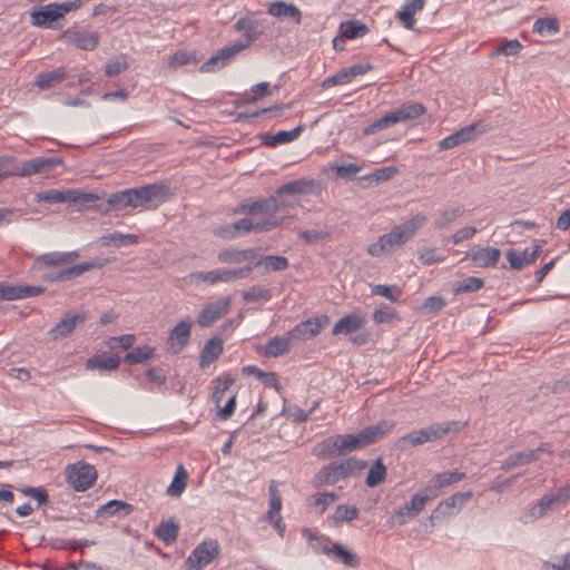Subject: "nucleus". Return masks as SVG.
Masks as SVG:
<instances>
[{"label": "nucleus", "instance_id": "f257e3e1", "mask_svg": "<svg viewBox=\"0 0 570 570\" xmlns=\"http://www.w3.org/2000/svg\"><path fill=\"white\" fill-rule=\"evenodd\" d=\"M169 188L163 183L149 184L138 188L117 191L107 198V204L116 210L127 207L157 208L169 198Z\"/></svg>", "mask_w": 570, "mask_h": 570}, {"label": "nucleus", "instance_id": "f03ea898", "mask_svg": "<svg viewBox=\"0 0 570 570\" xmlns=\"http://www.w3.org/2000/svg\"><path fill=\"white\" fill-rule=\"evenodd\" d=\"M426 219L425 215L417 214L411 219L394 226L390 233L380 236L375 243L371 244L367 247V253L373 257H380L394 252L395 248L409 242L423 227Z\"/></svg>", "mask_w": 570, "mask_h": 570}, {"label": "nucleus", "instance_id": "7ed1b4c3", "mask_svg": "<svg viewBox=\"0 0 570 570\" xmlns=\"http://www.w3.org/2000/svg\"><path fill=\"white\" fill-rule=\"evenodd\" d=\"M364 448L358 434H337L317 443L313 454L320 458H335Z\"/></svg>", "mask_w": 570, "mask_h": 570}, {"label": "nucleus", "instance_id": "20e7f679", "mask_svg": "<svg viewBox=\"0 0 570 570\" xmlns=\"http://www.w3.org/2000/svg\"><path fill=\"white\" fill-rule=\"evenodd\" d=\"M363 468L356 459L348 458L341 462H332L322 468L314 476V487L333 485L350 476L354 471Z\"/></svg>", "mask_w": 570, "mask_h": 570}, {"label": "nucleus", "instance_id": "39448f33", "mask_svg": "<svg viewBox=\"0 0 570 570\" xmlns=\"http://www.w3.org/2000/svg\"><path fill=\"white\" fill-rule=\"evenodd\" d=\"M425 112V107L420 102H411L402 105L399 109L385 115L380 118L371 126L365 128L364 134L368 135L374 132L375 130H381L393 126L397 122L413 120L421 117Z\"/></svg>", "mask_w": 570, "mask_h": 570}, {"label": "nucleus", "instance_id": "423d86ee", "mask_svg": "<svg viewBox=\"0 0 570 570\" xmlns=\"http://www.w3.org/2000/svg\"><path fill=\"white\" fill-rule=\"evenodd\" d=\"M460 429L458 422H443L434 423L425 429L416 430L407 435L402 436L399 440V444H411L417 446L426 442L436 441L444 438L452 430L458 431Z\"/></svg>", "mask_w": 570, "mask_h": 570}, {"label": "nucleus", "instance_id": "0eeeda50", "mask_svg": "<svg viewBox=\"0 0 570 570\" xmlns=\"http://www.w3.org/2000/svg\"><path fill=\"white\" fill-rule=\"evenodd\" d=\"M220 554V546L216 539L207 538L203 540L190 552L185 561L186 570H203L209 566Z\"/></svg>", "mask_w": 570, "mask_h": 570}, {"label": "nucleus", "instance_id": "6e6552de", "mask_svg": "<svg viewBox=\"0 0 570 570\" xmlns=\"http://www.w3.org/2000/svg\"><path fill=\"white\" fill-rule=\"evenodd\" d=\"M282 224V219L277 216L264 217V218H242L230 225H228L224 232L229 237H235L239 233H263L269 232Z\"/></svg>", "mask_w": 570, "mask_h": 570}, {"label": "nucleus", "instance_id": "1a4fd4ad", "mask_svg": "<svg viewBox=\"0 0 570 570\" xmlns=\"http://www.w3.org/2000/svg\"><path fill=\"white\" fill-rule=\"evenodd\" d=\"M99 196L94 193H85L80 189H66V190H57L50 189L43 193H38L35 197L37 203H50V204H60V203H90L98 200Z\"/></svg>", "mask_w": 570, "mask_h": 570}, {"label": "nucleus", "instance_id": "9d476101", "mask_svg": "<svg viewBox=\"0 0 570 570\" xmlns=\"http://www.w3.org/2000/svg\"><path fill=\"white\" fill-rule=\"evenodd\" d=\"M327 541L328 543L323 546L312 544L313 550L332 558L333 561L342 563L347 568L356 569L361 566V559L355 552L338 542H332L328 539Z\"/></svg>", "mask_w": 570, "mask_h": 570}, {"label": "nucleus", "instance_id": "9b49d317", "mask_svg": "<svg viewBox=\"0 0 570 570\" xmlns=\"http://www.w3.org/2000/svg\"><path fill=\"white\" fill-rule=\"evenodd\" d=\"M62 164L63 160L60 157H36L22 161L13 174L21 177L35 174H49L57 167L62 166Z\"/></svg>", "mask_w": 570, "mask_h": 570}, {"label": "nucleus", "instance_id": "f8f14e48", "mask_svg": "<svg viewBox=\"0 0 570 570\" xmlns=\"http://www.w3.org/2000/svg\"><path fill=\"white\" fill-rule=\"evenodd\" d=\"M485 131V126L482 122H474L461 128L454 134L445 137L438 142L440 150H448L458 147L462 144L474 140L479 135Z\"/></svg>", "mask_w": 570, "mask_h": 570}, {"label": "nucleus", "instance_id": "ddd939ff", "mask_svg": "<svg viewBox=\"0 0 570 570\" xmlns=\"http://www.w3.org/2000/svg\"><path fill=\"white\" fill-rule=\"evenodd\" d=\"M68 482L76 491H86L97 479L96 469L88 463L73 464L68 471Z\"/></svg>", "mask_w": 570, "mask_h": 570}, {"label": "nucleus", "instance_id": "4468645a", "mask_svg": "<svg viewBox=\"0 0 570 570\" xmlns=\"http://www.w3.org/2000/svg\"><path fill=\"white\" fill-rule=\"evenodd\" d=\"M244 49H246V45H243V42H235L233 45L225 46L218 50V52L214 55L209 60L203 63L200 70L203 72H213L219 70Z\"/></svg>", "mask_w": 570, "mask_h": 570}, {"label": "nucleus", "instance_id": "2eb2a0df", "mask_svg": "<svg viewBox=\"0 0 570 570\" xmlns=\"http://www.w3.org/2000/svg\"><path fill=\"white\" fill-rule=\"evenodd\" d=\"M472 495L473 493L471 491L458 492L451 495L450 498L439 503V505L432 512L431 519L434 520L441 517H452L456 514L463 508V505L471 500Z\"/></svg>", "mask_w": 570, "mask_h": 570}, {"label": "nucleus", "instance_id": "dca6fc26", "mask_svg": "<svg viewBox=\"0 0 570 570\" xmlns=\"http://www.w3.org/2000/svg\"><path fill=\"white\" fill-rule=\"evenodd\" d=\"M193 322L190 318L178 322L168 335V351L171 354L180 353L189 342Z\"/></svg>", "mask_w": 570, "mask_h": 570}, {"label": "nucleus", "instance_id": "f3484780", "mask_svg": "<svg viewBox=\"0 0 570 570\" xmlns=\"http://www.w3.org/2000/svg\"><path fill=\"white\" fill-rule=\"evenodd\" d=\"M230 298L224 297L207 304L198 315L197 323L200 327H208L229 311Z\"/></svg>", "mask_w": 570, "mask_h": 570}, {"label": "nucleus", "instance_id": "a211bd4d", "mask_svg": "<svg viewBox=\"0 0 570 570\" xmlns=\"http://www.w3.org/2000/svg\"><path fill=\"white\" fill-rule=\"evenodd\" d=\"M551 452L549 443H542L533 450H524L508 456L501 464V470L509 471L519 465H525L540 459L541 453Z\"/></svg>", "mask_w": 570, "mask_h": 570}, {"label": "nucleus", "instance_id": "6ab92c4d", "mask_svg": "<svg viewBox=\"0 0 570 570\" xmlns=\"http://www.w3.org/2000/svg\"><path fill=\"white\" fill-rule=\"evenodd\" d=\"M330 323V318L325 315L321 317L308 318L298 323L291 332V338L306 341L309 340L322 331L324 326Z\"/></svg>", "mask_w": 570, "mask_h": 570}, {"label": "nucleus", "instance_id": "aec40b11", "mask_svg": "<svg viewBox=\"0 0 570 570\" xmlns=\"http://www.w3.org/2000/svg\"><path fill=\"white\" fill-rule=\"evenodd\" d=\"M425 503L426 498H423L420 493L414 494L409 503H405L392 514L391 522L397 525L405 524L424 509Z\"/></svg>", "mask_w": 570, "mask_h": 570}, {"label": "nucleus", "instance_id": "412c9836", "mask_svg": "<svg viewBox=\"0 0 570 570\" xmlns=\"http://www.w3.org/2000/svg\"><path fill=\"white\" fill-rule=\"evenodd\" d=\"M61 38L81 50H94L99 43L97 32L78 29H67L62 32Z\"/></svg>", "mask_w": 570, "mask_h": 570}, {"label": "nucleus", "instance_id": "4be33fe9", "mask_svg": "<svg viewBox=\"0 0 570 570\" xmlns=\"http://www.w3.org/2000/svg\"><path fill=\"white\" fill-rule=\"evenodd\" d=\"M542 252L541 245H532L523 250L511 249L507 253V259L513 269H522L524 266L531 265L535 262Z\"/></svg>", "mask_w": 570, "mask_h": 570}, {"label": "nucleus", "instance_id": "5701e85b", "mask_svg": "<svg viewBox=\"0 0 570 570\" xmlns=\"http://www.w3.org/2000/svg\"><path fill=\"white\" fill-rule=\"evenodd\" d=\"M86 321V313H66L62 318L49 331V336L57 341L69 336L78 324Z\"/></svg>", "mask_w": 570, "mask_h": 570}, {"label": "nucleus", "instance_id": "b1692460", "mask_svg": "<svg viewBox=\"0 0 570 570\" xmlns=\"http://www.w3.org/2000/svg\"><path fill=\"white\" fill-rule=\"evenodd\" d=\"M563 505L559 502L558 495L554 493L543 495L533 507L529 509V511L522 517V521L524 523L533 522L542 517H544L548 511L557 509Z\"/></svg>", "mask_w": 570, "mask_h": 570}, {"label": "nucleus", "instance_id": "393cba45", "mask_svg": "<svg viewBox=\"0 0 570 570\" xmlns=\"http://www.w3.org/2000/svg\"><path fill=\"white\" fill-rule=\"evenodd\" d=\"M257 248H225L222 249L217 255L218 262L224 264L254 263L257 259Z\"/></svg>", "mask_w": 570, "mask_h": 570}, {"label": "nucleus", "instance_id": "a878e982", "mask_svg": "<svg viewBox=\"0 0 570 570\" xmlns=\"http://www.w3.org/2000/svg\"><path fill=\"white\" fill-rule=\"evenodd\" d=\"M79 257V253L77 250L72 252H51L46 253L40 256H38L35 261L33 268L40 269L43 267H52V266H60L67 263H71L76 261Z\"/></svg>", "mask_w": 570, "mask_h": 570}, {"label": "nucleus", "instance_id": "bb28decb", "mask_svg": "<svg viewBox=\"0 0 570 570\" xmlns=\"http://www.w3.org/2000/svg\"><path fill=\"white\" fill-rule=\"evenodd\" d=\"M425 6V0H406L401 9L396 12V19L406 29H413L416 20L415 13L422 11Z\"/></svg>", "mask_w": 570, "mask_h": 570}, {"label": "nucleus", "instance_id": "cd10ccee", "mask_svg": "<svg viewBox=\"0 0 570 570\" xmlns=\"http://www.w3.org/2000/svg\"><path fill=\"white\" fill-rule=\"evenodd\" d=\"M394 422L391 421H381L376 424L370 425L363 429L358 434L360 440L363 446H367L372 443H375L377 440L382 439L385 434H387L393 428Z\"/></svg>", "mask_w": 570, "mask_h": 570}, {"label": "nucleus", "instance_id": "c85d7f7f", "mask_svg": "<svg viewBox=\"0 0 570 570\" xmlns=\"http://www.w3.org/2000/svg\"><path fill=\"white\" fill-rule=\"evenodd\" d=\"M223 351V340L218 336L212 337L205 343L203 350L200 351L199 366L204 368L210 365L222 355Z\"/></svg>", "mask_w": 570, "mask_h": 570}, {"label": "nucleus", "instance_id": "c756f323", "mask_svg": "<svg viewBox=\"0 0 570 570\" xmlns=\"http://www.w3.org/2000/svg\"><path fill=\"white\" fill-rule=\"evenodd\" d=\"M97 266H98V264L83 262V263L73 265L71 267H67V268L60 269L58 272H55V273L46 276V279L51 281V282L69 281V279H72V278H76V277L82 275L83 273H86Z\"/></svg>", "mask_w": 570, "mask_h": 570}, {"label": "nucleus", "instance_id": "7c9ffc66", "mask_svg": "<svg viewBox=\"0 0 570 570\" xmlns=\"http://www.w3.org/2000/svg\"><path fill=\"white\" fill-rule=\"evenodd\" d=\"M304 129V126L299 125L298 127L294 128L293 130H281L276 134H264L262 135L261 139L262 142L269 147H276L278 145L287 144L291 141H294L297 139L302 131Z\"/></svg>", "mask_w": 570, "mask_h": 570}, {"label": "nucleus", "instance_id": "2f4dec72", "mask_svg": "<svg viewBox=\"0 0 570 570\" xmlns=\"http://www.w3.org/2000/svg\"><path fill=\"white\" fill-rule=\"evenodd\" d=\"M365 323L361 314L352 313L342 317L333 327V335L352 334L357 332Z\"/></svg>", "mask_w": 570, "mask_h": 570}, {"label": "nucleus", "instance_id": "473e14b6", "mask_svg": "<svg viewBox=\"0 0 570 570\" xmlns=\"http://www.w3.org/2000/svg\"><path fill=\"white\" fill-rule=\"evenodd\" d=\"M234 28L237 31H244L245 42H243V45H246V48L249 47L252 42L258 40L263 35V30L258 28V21L250 18L237 20Z\"/></svg>", "mask_w": 570, "mask_h": 570}, {"label": "nucleus", "instance_id": "72a5a7b5", "mask_svg": "<svg viewBox=\"0 0 570 570\" xmlns=\"http://www.w3.org/2000/svg\"><path fill=\"white\" fill-rule=\"evenodd\" d=\"M53 7H56V3H49L37 11H32L30 14L31 23L36 27H48L49 23L57 21L61 18V13Z\"/></svg>", "mask_w": 570, "mask_h": 570}, {"label": "nucleus", "instance_id": "f704fd0d", "mask_svg": "<svg viewBox=\"0 0 570 570\" xmlns=\"http://www.w3.org/2000/svg\"><path fill=\"white\" fill-rule=\"evenodd\" d=\"M119 364L120 357L118 355L100 353L88 358L86 362V367L88 370L112 371L116 370Z\"/></svg>", "mask_w": 570, "mask_h": 570}, {"label": "nucleus", "instance_id": "c9c22d12", "mask_svg": "<svg viewBox=\"0 0 570 570\" xmlns=\"http://www.w3.org/2000/svg\"><path fill=\"white\" fill-rule=\"evenodd\" d=\"M501 256V252L493 247L479 248L471 255V259L478 267H494Z\"/></svg>", "mask_w": 570, "mask_h": 570}, {"label": "nucleus", "instance_id": "e433bc0d", "mask_svg": "<svg viewBox=\"0 0 570 570\" xmlns=\"http://www.w3.org/2000/svg\"><path fill=\"white\" fill-rule=\"evenodd\" d=\"M267 12L274 17H288L299 24L302 21L301 10L293 3L276 1L269 4Z\"/></svg>", "mask_w": 570, "mask_h": 570}, {"label": "nucleus", "instance_id": "4c0bfd02", "mask_svg": "<svg viewBox=\"0 0 570 570\" xmlns=\"http://www.w3.org/2000/svg\"><path fill=\"white\" fill-rule=\"evenodd\" d=\"M67 76V70L59 67L51 71L38 73L36 85L39 89L47 90L62 82Z\"/></svg>", "mask_w": 570, "mask_h": 570}, {"label": "nucleus", "instance_id": "58836bf2", "mask_svg": "<svg viewBox=\"0 0 570 570\" xmlns=\"http://www.w3.org/2000/svg\"><path fill=\"white\" fill-rule=\"evenodd\" d=\"M463 214L462 208H444L436 212L433 225L436 229L448 228Z\"/></svg>", "mask_w": 570, "mask_h": 570}, {"label": "nucleus", "instance_id": "ea45409f", "mask_svg": "<svg viewBox=\"0 0 570 570\" xmlns=\"http://www.w3.org/2000/svg\"><path fill=\"white\" fill-rule=\"evenodd\" d=\"M189 277L194 282H197V283L205 282V283H209L212 285L217 284V283H229L227 269H225V268H217V269H213L209 272L191 273L189 275Z\"/></svg>", "mask_w": 570, "mask_h": 570}, {"label": "nucleus", "instance_id": "a19ab883", "mask_svg": "<svg viewBox=\"0 0 570 570\" xmlns=\"http://www.w3.org/2000/svg\"><path fill=\"white\" fill-rule=\"evenodd\" d=\"M134 508L131 504L119 500H111L106 504L101 505L97 514L98 515H118L126 517L132 512Z\"/></svg>", "mask_w": 570, "mask_h": 570}, {"label": "nucleus", "instance_id": "79ce46f5", "mask_svg": "<svg viewBox=\"0 0 570 570\" xmlns=\"http://www.w3.org/2000/svg\"><path fill=\"white\" fill-rule=\"evenodd\" d=\"M282 204L275 196L252 202L253 213L250 215L266 214V217L275 216V213L279 210Z\"/></svg>", "mask_w": 570, "mask_h": 570}, {"label": "nucleus", "instance_id": "37998d69", "mask_svg": "<svg viewBox=\"0 0 570 570\" xmlns=\"http://www.w3.org/2000/svg\"><path fill=\"white\" fill-rule=\"evenodd\" d=\"M179 533V525L173 519L161 521L157 527L155 534L165 544H170L177 540Z\"/></svg>", "mask_w": 570, "mask_h": 570}, {"label": "nucleus", "instance_id": "c03bdc74", "mask_svg": "<svg viewBox=\"0 0 570 570\" xmlns=\"http://www.w3.org/2000/svg\"><path fill=\"white\" fill-rule=\"evenodd\" d=\"M367 32L368 28L366 24L358 20L345 21L340 26V35L346 39H356L365 36Z\"/></svg>", "mask_w": 570, "mask_h": 570}, {"label": "nucleus", "instance_id": "a18cd8bd", "mask_svg": "<svg viewBox=\"0 0 570 570\" xmlns=\"http://www.w3.org/2000/svg\"><path fill=\"white\" fill-rule=\"evenodd\" d=\"M291 350V338L283 336H275L271 338L265 345V355L278 357L286 354Z\"/></svg>", "mask_w": 570, "mask_h": 570}, {"label": "nucleus", "instance_id": "49530a36", "mask_svg": "<svg viewBox=\"0 0 570 570\" xmlns=\"http://www.w3.org/2000/svg\"><path fill=\"white\" fill-rule=\"evenodd\" d=\"M188 473L183 465H178L174 480L167 488V494L170 497H180L187 487Z\"/></svg>", "mask_w": 570, "mask_h": 570}, {"label": "nucleus", "instance_id": "de8ad7c7", "mask_svg": "<svg viewBox=\"0 0 570 570\" xmlns=\"http://www.w3.org/2000/svg\"><path fill=\"white\" fill-rule=\"evenodd\" d=\"M312 187H313V181L294 180V181L282 185L279 188H277L276 194L278 196H282L285 194H288V195L307 194L311 191Z\"/></svg>", "mask_w": 570, "mask_h": 570}, {"label": "nucleus", "instance_id": "09e8293b", "mask_svg": "<svg viewBox=\"0 0 570 570\" xmlns=\"http://www.w3.org/2000/svg\"><path fill=\"white\" fill-rule=\"evenodd\" d=\"M358 517V509L355 505L340 504L336 507L335 512L331 517L335 527L342 522H348Z\"/></svg>", "mask_w": 570, "mask_h": 570}, {"label": "nucleus", "instance_id": "8fccbe9b", "mask_svg": "<svg viewBox=\"0 0 570 570\" xmlns=\"http://www.w3.org/2000/svg\"><path fill=\"white\" fill-rule=\"evenodd\" d=\"M385 478L386 466L383 464L382 459H377L370 468L365 483L367 487L374 488L384 482Z\"/></svg>", "mask_w": 570, "mask_h": 570}, {"label": "nucleus", "instance_id": "3c124183", "mask_svg": "<svg viewBox=\"0 0 570 570\" xmlns=\"http://www.w3.org/2000/svg\"><path fill=\"white\" fill-rule=\"evenodd\" d=\"M264 264L266 271L282 272L288 268V259L284 256L267 255L262 259H256L255 266Z\"/></svg>", "mask_w": 570, "mask_h": 570}, {"label": "nucleus", "instance_id": "603ef678", "mask_svg": "<svg viewBox=\"0 0 570 570\" xmlns=\"http://www.w3.org/2000/svg\"><path fill=\"white\" fill-rule=\"evenodd\" d=\"M560 24L556 18H539L533 24V32L540 36L554 35L559 32Z\"/></svg>", "mask_w": 570, "mask_h": 570}, {"label": "nucleus", "instance_id": "864d4df0", "mask_svg": "<svg viewBox=\"0 0 570 570\" xmlns=\"http://www.w3.org/2000/svg\"><path fill=\"white\" fill-rule=\"evenodd\" d=\"M242 297L245 302H268L272 298V292L269 288L254 285L242 293Z\"/></svg>", "mask_w": 570, "mask_h": 570}, {"label": "nucleus", "instance_id": "5fc2aeb1", "mask_svg": "<svg viewBox=\"0 0 570 570\" xmlns=\"http://www.w3.org/2000/svg\"><path fill=\"white\" fill-rule=\"evenodd\" d=\"M235 383V380L229 375H226L224 379H217L215 381V387L213 392V401L219 407L223 400L228 396L229 387Z\"/></svg>", "mask_w": 570, "mask_h": 570}, {"label": "nucleus", "instance_id": "6e6d98bb", "mask_svg": "<svg viewBox=\"0 0 570 570\" xmlns=\"http://www.w3.org/2000/svg\"><path fill=\"white\" fill-rule=\"evenodd\" d=\"M154 354V348L150 346H137L128 352L124 361L128 364H139L150 358Z\"/></svg>", "mask_w": 570, "mask_h": 570}, {"label": "nucleus", "instance_id": "4d7b16f0", "mask_svg": "<svg viewBox=\"0 0 570 570\" xmlns=\"http://www.w3.org/2000/svg\"><path fill=\"white\" fill-rule=\"evenodd\" d=\"M483 279L474 276L466 277L454 285L456 295L462 293H473L483 287Z\"/></svg>", "mask_w": 570, "mask_h": 570}, {"label": "nucleus", "instance_id": "13d9d810", "mask_svg": "<svg viewBox=\"0 0 570 570\" xmlns=\"http://www.w3.org/2000/svg\"><path fill=\"white\" fill-rule=\"evenodd\" d=\"M269 492V510L267 511V519H273V517L279 515L281 509H282V497L279 494V491L276 487V483L272 481L268 488Z\"/></svg>", "mask_w": 570, "mask_h": 570}, {"label": "nucleus", "instance_id": "bf43d9fd", "mask_svg": "<svg viewBox=\"0 0 570 570\" xmlns=\"http://www.w3.org/2000/svg\"><path fill=\"white\" fill-rule=\"evenodd\" d=\"M372 294L383 296L386 299L395 303L400 298L401 289L395 286L379 284L372 287Z\"/></svg>", "mask_w": 570, "mask_h": 570}, {"label": "nucleus", "instance_id": "052dcab7", "mask_svg": "<svg viewBox=\"0 0 570 570\" xmlns=\"http://www.w3.org/2000/svg\"><path fill=\"white\" fill-rule=\"evenodd\" d=\"M337 500V495L333 492H324L313 495V502L320 514H323L328 505Z\"/></svg>", "mask_w": 570, "mask_h": 570}, {"label": "nucleus", "instance_id": "680f3d73", "mask_svg": "<svg viewBox=\"0 0 570 570\" xmlns=\"http://www.w3.org/2000/svg\"><path fill=\"white\" fill-rule=\"evenodd\" d=\"M350 82H351V79H350V76L347 73V70H346V68H343L342 70H340L335 75L325 78L323 80V82H322V88L323 89H328V88L334 87V86L346 85V83H350Z\"/></svg>", "mask_w": 570, "mask_h": 570}, {"label": "nucleus", "instance_id": "e2e57ef3", "mask_svg": "<svg viewBox=\"0 0 570 570\" xmlns=\"http://www.w3.org/2000/svg\"><path fill=\"white\" fill-rule=\"evenodd\" d=\"M196 62H197V59L194 53H189L187 51L180 50V51L175 52L171 56L169 66L173 68H178V67L186 66L188 63H196Z\"/></svg>", "mask_w": 570, "mask_h": 570}, {"label": "nucleus", "instance_id": "0e129e2a", "mask_svg": "<svg viewBox=\"0 0 570 570\" xmlns=\"http://www.w3.org/2000/svg\"><path fill=\"white\" fill-rule=\"evenodd\" d=\"M396 318V313L393 308L389 306H381L380 308L375 309L373 314V320L377 324L389 323Z\"/></svg>", "mask_w": 570, "mask_h": 570}, {"label": "nucleus", "instance_id": "69168bd1", "mask_svg": "<svg viewBox=\"0 0 570 570\" xmlns=\"http://www.w3.org/2000/svg\"><path fill=\"white\" fill-rule=\"evenodd\" d=\"M443 487H442L438 475H434L426 483V487L424 489V494H422V497L426 498V502H428L429 500L436 498L440 494V490Z\"/></svg>", "mask_w": 570, "mask_h": 570}, {"label": "nucleus", "instance_id": "338daca9", "mask_svg": "<svg viewBox=\"0 0 570 570\" xmlns=\"http://www.w3.org/2000/svg\"><path fill=\"white\" fill-rule=\"evenodd\" d=\"M445 306V301L441 296H430L422 303L421 309L426 312H439Z\"/></svg>", "mask_w": 570, "mask_h": 570}, {"label": "nucleus", "instance_id": "774afa93", "mask_svg": "<svg viewBox=\"0 0 570 570\" xmlns=\"http://www.w3.org/2000/svg\"><path fill=\"white\" fill-rule=\"evenodd\" d=\"M542 570H570V551L562 557L561 562H544Z\"/></svg>", "mask_w": 570, "mask_h": 570}]
</instances>
